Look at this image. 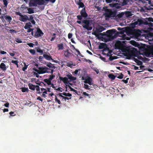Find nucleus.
Listing matches in <instances>:
<instances>
[{
    "label": "nucleus",
    "mask_w": 153,
    "mask_h": 153,
    "mask_svg": "<svg viewBox=\"0 0 153 153\" xmlns=\"http://www.w3.org/2000/svg\"><path fill=\"white\" fill-rule=\"evenodd\" d=\"M110 56L109 58V60L110 61H112L114 59H117L118 58V57L115 56H112L111 55H110V56Z\"/></svg>",
    "instance_id": "nucleus-27"
},
{
    "label": "nucleus",
    "mask_w": 153,
    "mask_h": 153,
    "mask_svg": "<svg viewBox=\"0 0 153 153\" xmlns=\"http://www.w3.org/2000/svg\"><path fill=\"white\" fill-rule=\"evenodd\" d=\"M29 52L32 55H35L36 53L34 49H30L29 50Z\"/></svg>",
    "instance_id": "nucleus-40"
},
{
    "label": "nucleus",
    "mask_w": 153,
    "mask_h": 153,
    "mask_svg": "<svg viewBox=\"0 0 153 153\" xmlns=\"http://www.w3.org/2000/svg\"><path fill=\"white\" fill-rule=\"evenodd\" d=\"M82 23L84 24V25H82L83 27L88 30H92V27L90 26V24L89 20H84L82 21Z\"/></svg>",
    "instance_id": "nucleus-6"
},
{
    "label": "nucleus",
    "mask_w": 153,
    "mask_h": 153,
    "mask_svg": "<svg viewBox=\"0 0 153 153\" xmlns=\"http://www.w3.org/2000/svg\"><path fill=\"white\" fill-rule=\"evenodd\" d=\"M4 18L8 22H10L12 19V17L9 16H5Z\"/></svg>",
    "instance_id": "nucleus-21"
},
{
    "label": "nucleus",
    "mask_w": 153,
    "mask_h": 153,
    "mask_svg": "<svg viewBox=\"0 0 153 153\" xmlns=\"http://www.w3.org/2000/svg\"><path fill=\"white\" fill-rule=\"evenodd\" d=\"M127 51L130 56H135L137 52L136 48H128L127 49Z\"/></svg>",
    "instance_id": "nucleus-4"
},
{
    "label": "nucleus",
    "mask_w": 153,
    "mask_h": 153,
    "mask_svg": "<svg viewBox=\"0 0 153 153\" xmlns=\"http://www.w3.org/2000/svg\"><path fill=\"white\" fill-rule=\"evenodd\" d=\"M44 34V33L39 28H37V30L34 31V36L35 37H39L42 36Z\"/></svg>",
    "instance_id": "nucleus-9"
},
{
    "label": "nucleus",
    "mask_w": 153,
    "mask_h": 153,
    "mask_svg": "<svg viewBox=\"0 0 153 153\" xmlns=\"http://www.w3.org/2000/svg\"><path fill=\"white\" fill-rule=\"evenodd\" d=\"M126 15L128 16H129L132 15L130 11L126 13Z\"/></svg>",
    "instance_id": "nucleus-52"
},
{
    "label": "nucleus",
    "mask_w": 153,
    "mask_h": 153,
    "mask_svg": "<svg viewBox=\"0 0 153 153\" xmlns=\"http://www.w3.org/2000/svg\"><path fill=\"white\" fill-rule=\"evenodd\" d=\"M122 43L120 42V41H118L116 43L115 46L117 47L118 48L120 47L122 45Z\"/></svg>",
    "instance_id": "nucleus-28"
},
{
    "label": "nucleus",
    "mask_w": 153,
    "mask_h": 153,
    "mask_svg": "<svg viewBox=\"0 0 153 153\" xmlns=\"http://www.w3.org/2000/svg\"><path fill=\"white\" fill-rule=\"evenodd\" d=\"M6 13H3V14H2L3 16H0V19H1L2 22H5V20L4 19V16L5 15H6Z\"/></svg>",
    "instance_id": "nucleus-38"
},
{
    "label": "nucleus",
    "mask_w": 153,
    "mask_h": 153,
    "mask_svg": "<svg viewBox=\"0 0 153 153\" xmlns=\"http://www.w3.org/2000/svg\"><path fill=\"white\" fill-rule=\"evenodd\" d=\"M28 86L30 90H34L36 89L37 92L40 90V87L39 85H33L32 84L30 83L28 84Z\"/></svg>",
    "instance_id": "nucleus-7"
},
{
    "label": "nucleus",
    "mask_w": 153,
    "mask_h": 153,
    "mask_svg": "<svg viewBox=\"0 0 153 153\" xmlns=\"http://www.w3.org/2000/svg\"><path fill=\"white\" fill-rule=\"evenodd\" d=\"M37 99L38 100H40L42 102L43 99L40 96L38 97L37 98Z\"/></svg>",
    "instance_id": "nucleus-62"
},
{
    "label": "nucleus",
    "mask_w": 153,
    "mask_h": 153,
    "mask_svg": "<svg viewBox=\"0 0 153 153\" xmlns=\"http://www.w3.org/2000/svg\"><path fill=\"white\" fill-rule=\"evenodd\" d=\"M22 91L23 92H28L29 90L28 88L26 87H22L21 88Z\"/></svg>",
    "instance_id": "nucleus-24"
},
{
    "label": "nucleus",
    "mask_w": 153,
    "mask_h": 153,
    "mask_svg": "<svg viewBox=\"0 0 153 153\" xmlns=\"http://www.w3.org/2000/svg\"><path fill=\"white\" fill-rule=\"evenodd\" d=\"M11 62H12V63H14V64H15L16 65L17 67H19V65H18L19 62L18 61H16V60H12L11 61Z\"/></svg>",
    "instance_id": "nucleus-37"
},
{
    "label": "nucleus",
    "mask_w": 153,
    "mask_h": 153,
    "mask_svg": "<svg viewBox=\"0 0 153 153\" xmlns=\"http://www.w3.org/2000/svg\"><path fill=\"white\" fill-rule=\"evenodd\" d=\"M28 11L27 13L28 14H33L34 13L33 10L31 8H28L27 9Z\"/></svg>",
    "instance_id": "nucleus-22"
},
{
    "label": "nucleus",
    "mask_w": 153,
    "mask_h": 153,
    "mask_svg": "<svg viewBox=\"0 0 153 153\" xmlns=\"http://www.w3.org/2000/svg\"><path fill=\"white\" fill-rule=\"evenodd\" d=\"M38 69H39V74H43L45 73H51L52 74L53 73V70H51V72H50L49 71H48V70L49 69L47 67H39L38 68Z\"/></svg>",
    "instance_id": "nucleus-5"
},
{
    "label": "nucleus",
    "mask_w": 153,
    "mask_h": 153,
    "mask_svg": "<svg viewBox=\"0 0 153 153\" xmlns=\"http://www.w3.org/2000/svg\"><path fill=\"white\" fill-rule=\"evenodd\" d=\"M43 57H44L45 59L48 61H50V60H51L53 61V62L55 63H57V61L54 60V59L52 58V57L51 56L50 54L49 55L48 54H43Z\"/></svg>",
    "instance_id": "nucleus-10"
},
{
    "label": "nucleus",
    "mask_w": 153,
    "mask_h": 153,
    "mask_svg": "<svg viewBox=\"0 0 153 153\" xmlns=\"http://www.w3.org/2000/svg\"><path fill=\"white\" fill-rule=\"evenodd\" d=\"M3 3H4V4L5 6V7H7V4H8V1L7 0H2Z\"/></svg>",
    "instance_id": "nucleus-39"
},
{
    "label": "nucleus",
    "mask_w": 153,
    "mask_h": 153,
    "mask_svg": "<svg viewBox=\"0 0 153 153\" xmlns=\"http://www.w3.org/2000/svg\"><path fill=\"white\" fill-rule=\"evenodd\" d=\"M73 55L71 53H64V55L67 58H69Z\"/></svg>",
    "instance_id": "nucleus-23"
},
{
    "label": "nucleus",
    "mask_w": 153,
    "mask_h": 153,
    "mask_svg": "<svg viewBox=\"0 0 153 153\" xmlns=\"http://www.w3.org/2000/svg\"><path fill=\"white\" fill-rule=\"evenodd\" d=\"M28 19L27 16L25 15H23L19 17V20L22 22H26Z\"/></svg>",
    "instance_id": "nucleus-11"
},
{
    "label": "nucleus",
    "mask_w": 153,
    "mask_h": 153,
    "mask_svg": "<svg viewBox=\"0 0 153 153\" xmlns=\"http://www.w3.org/2000/svg\"><path fill=\"white\" fill-rule=\"evenodd\" d=\"M9 31L10 33H12L13 32H16V30L13 29H11L9 30Z\"/></svg>",
    "instance_id": "nucleus-64"
},
{
    "label": "nucleus",
    "mask_w": 153,
    "mask_h": 153,
    "mask_svg": "<svg viewBox=\"0 0 153 153\" xmlns=\"http://www.w3.org/2000/svg\"><path fill=\"white\" fill-rule=\"evenodd\" d=\"M106 33L108 36L111 39H112L117 37L118 35V32H117L115 29H113L107 30Z\"/></svg>",
    "instance_id": "nucleus-1"
},
{
    "label": "nucleus",
    "mask_w": 153,
    "mask_h": 153,
    "mask_svg": "<svg viewBox=\"0 0 153 153\" xmlns=\"http://www.w3.org/2000/svg\"><path fill=\"white\" fill-rule=\"evenodd\" d=\"M137 21L138 22L139 25H140L144 24V22L143 20L138 19Z\"/></svg>",
    "instance_id": "nucleus-32"
},
{
    "label": "nucleus",
    "mask_w": 153,
    "mask_h": 153,
    "mask_svg": "<svg viewBox=\"0 0 153 153\" xmlns=\"http://www.w3.org/2000/svg\"><path fill=\"white\" fill-rule=\"evenodd\" d=\"M43 0H30L29 5L31 7H36L37 5H42L44 4Z\"/></svg>",
    "instance_id": "nucleus-3"
},
{
    "label": "nucleus",
    "mask_w": 153,
    "mask_h": 153,
    "mask_svg": "<svg viewBox=\"0 0 153 153\" xmlns=\"http://www.w3.org/2000/svg\"><path fill=\"white\" fill-rule=\"evenodd\" d=\"M106 44L104 43H101L99 46V49H101L104 48L106 46Z\"/></svg>",
    "instance_id": "nucleus-20"
},
{
    "label": "nucleus",
    "mask_w": 153,
    "mask_h": 153,
    "mask_svg": "<svg viewBox=\"0 0 153 153\" xmlns=\"http://www.w3.org/2000/svg\"><path fill=\"white\" fill-rule=\"evenodd\" d=\"M82 95L84 96H89V94H88L86 92H83V93H82Z\"/></svg>",
    "instance_id": "nucleus-61"
},
{
    "label": "nucleus",
    "mask_w": 153,
    "mask_h": 153,
    "mask_svg": "<svg viewBox=\"0 0 153 153\" xmlns=\"http://www.w3.org/2000/svg\"><path fill=\"white\" fill-rule=\"evenodd\" d=\"M62 93H59V98H61V97L62 98V99H63V97H64V96L62 95Z\"/></svg>",
    "instance_id": "nucleus-53"
},
{
    "label": "nucleus",
    "mask_w": 153,
    "mask_h": 153,
    "mask_svg": "<svg viewBox=\"0 0 153 153\" xmlns=\"http://www.w3.org/2000/svg\"><path fill=\"white\" fill-rule=\"evenodd\" d=\"M0 68L4 71H5L7 69V68L5 65L4 63H1L0 65Z\"/></svg>",
    "instance_id": "nucleus-18"
},
{
    "label": "nucleus",
    "mask_w": 153,
    "mask_h": 153,
    "mask_svg": "<svg viewBox=\"0 0 153 153\" xmlns=\"http://www.w3.org/2000/svg\"><path fill=\"white\" fill-rule=\"evenodd\" d=\"M47 66L49 68H53L54 66L53 65L51 64V63L50 62H47L46 64Z\"/></svg>",
    "instance_id": "nucleus-29"
},
{
    "label": "nucleus",
    "mask_w": 153,
    "mask_h": 153,
    "mask_svg": "<svg viewBox=\"0 0 153 153\" xmlns=\"http://www.w3.org/2000/svg\"><path fill=\"white\" fill-rule=\"evenodd\" d=\"M83 80H85V81H84V82L85 83H88L89 85H91L92 84L91 83L92 79L90 77H88L87 78L84 79L82 77Z\"/></svg>",
    "instance_id": "nucleus-15"
},
{
    "label": "nucleus",
    "mask_w": 153,
    "mask_h": 153,
    "mask_svg": "<svg viewBox=\"0 0 153 153\" xmlns=\"http://www.w3.org/2000/svg\"><path fill=\"white\" fill-rule=\"evenodd\" d=\"M15 14H16V15H19L20 16H21L23 15L21 13H20L19 11H16L15 12Z\"/></svg>",
    "instance_id": "nucleus-45"
},
{
    "label": "nucleus",
    "mask_w": 153,
    "mask_h": 153,
    "mask_svg": "<svg viewBox=\"0 0 153 153\" xmlns=\"http://www.w3.org/2000/svg\"><path fill=\"white\" fill-rule=\"evenodd\" d=\"M36 84H37L40 86H42V85H44V86L45 85L43 82H37L36 83Z\"/></svg>",
    "instance_id": "nucleus-41"
},
{
    "label": "nucleus",
    "mask_w": 153,
    "mask_h": 153,
    "mask_svg": "<svg viewBox=\"0 0 153 153\" xmlns=\"http://www.w3.org/2000/svg\"><path fill=\"white\" fill-rule=\"evenodd\" d=\"M27 45L29 46V47H33V46L34 45V44L33 43H28L27 44Z\"/></svg>",
    "instance_id": "nucleus-43"
},
{
    "label": "nucleus",
    "mask_w": 153,
    "mask_h": 153,
    "mask_svg": "<svg viewBox=\"0 0 153 153\" xmlns=\"http://www.w3.org/2000/svg\"><path fill=\"white\" fill-rule=\"evenodd\" d=\"M124 14L123 13L118 14L117 15V16L118 18H122Z\"/></svg>",
    "instance_id": "nucleus-51"
},
{
    "label": "nucleus",
    "mask_w": 153,
    "mask_h": 153,
    "mask_svg": "<svg viewBox=\"0 0 153 153\" xmlns=\"http://www.w3.org/2000/svg\"><path fill=\"white\" fill-rule=\"evenodd\" d=\"M108 77L112 80H114L115 79L116 76L113 74H111L108 75Z\"/></svg>",
    "instance_id": "nucleus-31"
},
{
    "label": "nucleus",
    "mask_w": 153,
    "mask_h": 153,
    "mask_svg": "<svg viewBox=\"0 0 153 153\" xmlns=\"http://www.w3.org/2000/svg\"><path fill=\"white\" fill-rule=\"evenodd\" d=\"M44 82L46 83L48 85H50L51 84V81H50L49 80H48L47 79H44Z\"/></svg>",
    "instance_id": "nucleus-25"
},
{
    "label": "nucleus",
    "mask_w": 153,
    "mask_h": 153,
    "mask_svg": "<svg viewBox=\"0 0 153 153\" xmlns=\"http://www.w3.org/2000/svg\"><path fill=\"white\" fill-rule=\"evenodd\" d=\"M78 5H79V8L80 7H83L85 6L84 4L82 2H78L77 3Z\"/></svg>",
    "instance_id": "nucleus-34"
},
{
    "label": "nucleus",
    "mask_w": 153,
    "mask_h": 153,
    "mask_svg": "<svg viewBox=\"0 0 153 153\" xmlns=\"http://www.w3.org/2000/svg\"><path fill=\"white\" fill-rule=\"evenodd\" d=\"M55 101L56 102H57V103L59 104H61V102L60 101V100H59L58 99V98L57 97V96H55Z\"/></svg>",
    "instance_id": "nucleus-33"
},
{
    "label": "nucleus",
    "mask_w": 153,
    "mask_h": 153,
    "mask_svg": "<svg viewBox=\"0 0 153 153\" xmlns=\"http://www.w3.org/2000/svg\"><path fill=\"white\" fill-rule=\"evenodd\" d=\"M16 42L18 43H22V41L21 39H19V38H16Z\"/></svg>",
    "instance_id": "nucleus-47"
},
{
    "label": "nucleus",
    "mask_w": 153,
    "mask_h": 153,
    "mask_svg": "<svg viewBox=\"0 0 153 153\" xmlns=\"http://www.w3.org/2000/svg\"><path fill=\"white\" fill-rule=\"evenodd\" d=\"M89 85H88L87 84H84V88H85V89L86 90H89Z\"/></svg>",
    "instance_id": "nucleus-50"
},
{
    "label": "nucleus",
    "mask_w": 153,
    "mask_h": 153,
    "mask_svg": "<svg viewBox=\"0 0 153 153\" xmlns=\"http://www.w3.org/2000/svg\"><path fill=\"white\" fill-rule=\"evenodd\" d=\"M148 20L149 22H153V18H152L149 17L148 18Z\"/></svg>",
    "instance_id": "nucleus-63"
},
{
    "label": "nucleus",
    "mask_w": 153,
    "mask_h": 153,
    "mask_svg": "<svg viewBox=\"0 0 153 153\" xmlns=\"http://www.w3.org/2000/svg\"><path fill=\"white\" fill-rule=\"evenodd\" d=\"M103 9L105 12V16L107 18L114 17L116 14V11H113L107 8L106 7H104Z\"/></svg>",
    "instance_id": "nucleus-2"
},
{
    "label": "nucleus",
    "mask_w": 153,
    "mask_h": 153,
    "mask_svg": "<svg viewBox=\"0 0 153 153\" xmlns=\"http://www.w3.org/2000/svg\"><path fill=\"white\" fill-rule=\"evenodd\" d=\"M33 71H36V72L38 73L39 74V69H36V68H33Z\"/></svg>",
    "instance_id": "nucleus-56"
},
{
    "label": "nucleus",
    "mask_w": 153,
    "mask_h": 153,
    "mask_svg": "<svg viewBox=\"0 0 153 153\" xmlns=\"http://www.w3.org/2000/svg\"><path fill=\"white\" fill-rule=\"evenodd\" d=\"M112 53V51H111V50H109L108 52L107 53V56H110V55H110V54Z\"/></svg>",
    "instance_id": "nucleus-60"
},
{
    "label": "nucleus",
    "mask_w": 153,
    "mask_h": 153,
    "mask_svg": "<svg viewBox=\"0 0 153 153\" xmlns=\"http://www.w3.org/2000/svg\"><path fill=\"white\" fill-rule=\"evenodd\" d=\"M105 29L104 27H101L98 28H97L96 31L92 33V34H94L95 36H97L98 33L102 32Z\"/></svg>",
    "instance_id": "nucleus-12"
},
{
    "label": "nucleus",
    "mask_w": 153,
    "mask_h": 153,
    "mask_svg": "<svg viewBox=\"0 0 153 153\" xmlns=\"http://www.w3.org/2000/svg\"><path fill=\"white\" fill-rule=\"evenodd\" d=\"M9 103L8 102H7L6 103L4 104V106L7 108L9 107Z\"/></svg>",
    "instance_id": "nucleus-57"
},
{
    "label": "nucleus",
    "mask_w": 153,
    "mask_h": 153,
    "mask_svg": "<svg viewBox=\"0 0 153 153\" xmlns=\"http://www.w3.org/2000/svg\"><path fill=\"white\" fill-rule=\"evenodd\" d=\"M134 61L135 62H139L140 63V64H142V63L140 61H139L138 59H134Z\"/></svg>",
    "instance_id": "nucleus-59"
},
{
    "label": "nucleus",
    "mask_w": 153,
    "mask_h": 153,
    "mask_svg": "<svg viewBox=\"0 0 153 153\" xmlns=\"http://www.w3.org/2000/svg\"><path fill=\"white\" fill-rule=\"evenodd\" d=\"M32 27V26L31 25V23L30 22L27 23L24 27V28L25 29H28V28H30Z\"/></svg>",
    "instance_id": "nucleus-19"
},
{
    "label": "nucleus",
    "mask_w": 153,
    "mask_h": 153,
    "mask_svg": "<svg viewBox=\"0 0 153 153\" xmlns=\"http://www.w3.org/2000/svg\"><path fill=\"white\" fill-rule=\"evenodd\" d=\"M71 97H63V99L65 100L66 101V100H69L71 99Z\"/></svg>",
    "instance_id": "nucleus-55"
},
{
    "label": "nucleus",
    "mask_w": 153,
    "mask_h": 153,
    "mask_svg": "<svg viewBox=\"0 0 153 153\" xmlns=\"http://www.w3.org/2000/svg\"><path fill=\"white\" fill-rule=\"evenodd\" d=\"M33 28H28L27 30V32L28 33L31 32L33 31Z\"/></svg>",
    "instance_id": "nucleus-48"
},
{
    "label": "nucleus",
    "mask_w": 153,
    "mask_h": 153,
    "mask_svg": "<svg viewBox=\"0 0 153 153\" xmlns=\"http://www.w3.org/2000/svg\"><path fill=\"white\" fill-rule=\"evenodd\" d=\"M128 1L126 0H123L122 4L123 6L126 5L127 4Z\"/></svg>",
    "instance_id": "nucleus-42"
},
{
    "label": "nucleus",
    "mask_w": 153,
    "mask_h": 153,
    "mask_svg": "<svg viewBox=\"0 0 153 153\" xmlns=\"http://www.w3.org/2000/svg\"><path fill=\"white\" fill-rule=\"evenodd\" d=\"M114 7L117 9H120V4L118 3H115Z\"/></svg>",
    "instance_id": "nucleus-35"
},
{
    "label": "nucleus",
    "mask_w": 153,
    "mask_h": 153,
    "mask_svg": "<svg viewBox=\"0 0 153 153\" xmlns=\"http://www.w3.org/2000/svg\"><path fill=\"white\" fill-rule=\"evenodd\" d=\"M36 51L37 52L40 53V55H42L43 53V50L41 49L39 47H38L36 49Z\"/></svg>",
    "instance_id": "nucleus-30"
},
{
    "label": "nucleus",
    "mask_w": 153,
    "mask_h": 153,
    "mask_svg": "<svg viewBox=\"0 0 153 153\" xmlns=\"http://www.w3.org/2000/svg\"><path fill=\"white\" fill-rule=\"evenodd\" d=\"M41 91H37V94H41L42 93V97L44 98H46L47 96L45 95V94H47V90L44 88H41Z\"/></svg>",
    "instance_id": "nucleus-8"
},
{
    "label": "nucleus",
    "mask_w": 153,
    "mask_h": 153,
    "mask_svg": "<svg viewBox=\"0 0 153 153\" xmlns=\"http://www.w3.org/2000/svg\"><path fill=\"white\" fill-rule=\"evenodd\" d=\"M77 17L78 20H81L82 19L83 16L81 15H78Z\"/></svg>",
    "instance_id": "nucleus-46"
},
{
    "label": "nucleus",
    "mask_w": 153,
    "mask_h": 153,
    "mask_svg": "<svg viewBox=\"0 0 153 153\" xmlns=\"http://www.w3.org/2000/svg\"><path fill=\"white\" fill-rule=\"evenodd\" d=\"M68 79H70L69 81L71 82L72 81L75 80L76 79V78L73 76L72 74L67 75Z\"/></svg>",
    "instance_id": "nucleus-17"
},
{
    "label": "nucleus",
    "mask_w": 153,
    "mask_h": 153,
    "mask_svg": "<svg viewBox=\"0 0 153 153\" xmlns=\"http://www.w3.org/2000/svg\"><path fill=\"white\" fill-rule=\"evenodd\" d=\"M132 25H134V26H136V25H139V23L137 21L136 22H134V23H133L132 24Z\"/></svg>",
    "instance_id": "nucleus-58"
},
{
    "label": "nucleus",
    "mask_w": 153,
    "mask_h": 153,
    "mask_svg": "<svg viewBox=\"0 0 153 153\" xmlns=\"http://www.w3.org/2000/svg\"><path fill=\"white\" fill-rule=\"evenodd\" d=\"M81 16H83V18H86L87 16V14L85 12V8H83L80 11Z\"/></svg>",
    "instance_id": "nucleus-14"
},
{
    "label": "nucleus",
    "mask_w": 153,
    "mask_h": 153,
    "mask_svg": "<svg viewBox=\"0 0 153 153\" xmlns=\"http://www.w3.org/2000/svg\"><path fill=\"white\" fill-rule=\"evenodd\" d=\"M57 47L58 48L59 50H62L64 49L63 44L61 43L57 45Z\"/></svg>",
    "instance_id": "nucleus-26"
},
{
    "label": "nucleus",
    "mask_w": 153,
    "mask_h": 153,
    "mask_svg": "<svg viewBox=\"0 0 153 153\" xmlns=\"http://www.w3.org/2000/svg\"><path fill=\"white\" fill-rule=\"evenodd\" d=\"M59 79L61 80L62 81L65 85H66V84H68V82H70L68 80V79L67 77H63L59 76Z\"/></svg>",
    "instance_id": "nucleus-13"
},
{
    "label": "nucleus",
    "mask_w": 153,
    "mask_h": 153,
    "mask_svg": "<svg viewBox=\"0 0 153 153\" xmlns=\"http://www.w3.org/2000/svg\"><path fill=\"white\" fill-rule=\"evenodd\" d=\"M63 95L64 96L71 97L72 96V95L71 94L67 93L65 92L63 93Z\"/></svg>",
    "instance_id": "nucleus-36"
},
{
    "label": "nucleus",
    "mask_w": 153,
    "mask_h": 153,
    "mask_svg": "<svg viewBox=\"0 0 153 153\" xmlns=\"http://www.w3.org/2000/svg\"><path fill=\"white\" fill-rule=\"evenodd\" d=\"M72 36H73V34L72 33H69L68 35V38L69 39L71 38L72 37Z\"/></svg>",
    "instance_id": "nucleus-54"
},
{
    "label": "nucleus",
    "mask_w": 153,
    "mask_h": 153,
    "mask_svg": "<svg viewBox=\"0 0 153 153\" xmlns=\"http://www.w3.org/2000/svg\"><path fill=\"white\" fill-rule=\"evenodd\" d=\"M27 65L25 64L24 67L22 68V70L23 71H25V70L27 69Z\"/></svg>",
    "instance_id": "nucleus-44"
},
{
    "label": "nucleus",
    "mask_w": 153,
    "mask_h": 153,
    "mask_svg": "<svg viewBox=\"0 0 153 153\" xmlns=\"http://www.w3.org/2000/svg\"><path fill=\"white\" fill-rule=\"evenodd\" d=\"M123 77V75L122 74H121L119 76H118L117 77L119 79H122Z\"/></svg>",
    "instance_id": "nucleus-49"
},
{
    "label": "nucleus",
    "mask_w": 153,
    "mask_h": 153,
    "mask_svg": "<svg viewBox=\"0 0 153 153\" xmlns=\"http://www.w3.org/2000/svg\"><path fill=\"white\" fill-rule=\"evenodd\" d=\"M34 15H30V17L28 18V20L29 21L31 22V23H32L33 25L35 24V20L33 19V16Z\"/></svg>",
    "instance_id": "nucleus-16"
}]
</instances>
